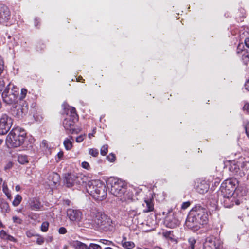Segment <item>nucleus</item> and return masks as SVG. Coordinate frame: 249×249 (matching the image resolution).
<instances>
[{
	"label": "nucleus",
	"mask_w": 249,
	"mask_h": 249,
	"mask_svg": "<svg viewBox=\"0 0 249 249\" xmlns=\"http://www.w3.org/2000/svg\"><path fill=\"white\" fill-rule=\"evenodd\" d=\"M102 222H100L99 227L105 231L111 230L112 227V221L110 217L107 215H103Z\"/></svg>",
	"instance_id": "obj_16"
},
{
	"label": "nucleus",
	"mask_w": 249,
	"mask_h": 249,
	"mask_svg": "<svg viewBox=\"0 0 249 249\" xmlns=\"http://www.w3.org/2000/svg\"><path fill=\"white\" fill-rule=\"evenodd\" d=\"M5 89H8V92L17 98L18 95L19 89L13 84H9Z\"/></svg>",
	"instance_id": "obj_23"
},
{
	"label": "nucleus",
	"mask_w": 249,
	"mask_h": 249,
	"mask_svg": "<svg viewBox=\"0 0 249 249\" xmlns=\"http://www.w3.org/2000/svg\"><path fill=\"white\" fill-rule=\"evenodd\" d=\"M103 215H106L105 213L100 212L97 213L95 214L94 221L98 226L100 225V222H102V220H103V219H102V218H103Z\"/></svg>",
	"instance_id": "obj_28"
},
{
	"label": "nucleus",
	"mask_w": 249,
	"mask_h": 249,
	"mask_svg": "<svg viewBox=\"0 0 249 249\" xmlns=\"http://www.w3.org/2000/svg\"><path fill=\"white\" fill-rule=\"evenodd\" d=\"M104 249H113L110 247H106Z\"/></svg>",
	"instance_id": "obj_64"
},
{
	"label": "nucleus",
	"mask_w": 249,
	"mask_h": 249,
	"mask_svg": "<svg viewBox=\"0 0 249 249\" xmlns=\"http://www.w3.org/2000/svg\"><path fill=\"white\" fill-rule=\"evenodd\" d=\"M190 205V203L189 201L183 202L182 204L181 208L182 209H186Z\"/></svg>",
	"instance_id": "obj_53"
},
{
	"label": "nucleus",
	"mask_w": 249,
	"mask_h": 249,
	"mask_svg": "<svg viewBox=\"0 0 249 249\" xmlns=\"http://www.w3.org/2000/svg\"><path fill=\"white\" fill-rule=\"evenodd\" d=\"M29 206L30 209L36 211L41 210L43 207L39 199L36 197H33L29 200Z\"/></svg>",
	"instance_id": "obj_15"
},
{
	"label": "nucleus",
	"mask_w": 249,
	"mask_h": 249,
	"mask_svg": "<svg viewBox=\"0 0 249 249\" xmlns=\"http://www.w3.org/2000/svg\"><path fill=\"white\" fill-rule=\"evenodd\" d=\"M11 16L9 8L4 4H0V23L7 25Z\"/></svg>",
	"instance_id": "obj_11"
},
{
	"label": "nucleus",
	"mask_w": 249,
	"mask_h": 249,
	"mask_svg": "<svg viewBox=\"0 0 249 249\" xmlns=\"http://www.w3.org/2000/svg\"><path fill=\"white\" fill-rule=\"evenodd\" d=\"M82 167L87 170H89L90 169V165L89 164L88 162L86 161H83L81 163Z\"/></svg>",
	"instance_id": "obj_45"
},
{
	"label": "nucleus",
	"mask_w": 249,
	"mask_h": 249,
	"mask_svg": "<svg viewBox=\"0 0 249 249\" xmlns=\"http://www.w3.org/2000/svg\"><path fill=\"white\" fill-rule=\"evenodd\" d=\"M229 170L233 174L239 175L240 177L245 175V173L243 171H241L239 165L236 163L235 161L231 162L230 165Z\"/></svg>",
	"instance_id": "obj_19"
},
{
	"label": "nucleus",
	"mask_w": 249,
	"mask_h": 249,
	"mask_svg": "<svg viewBox=\"0 0 249 249\" xmlns=\"http://www.w3.org/2000/svg\"><path fill=\"white\" fill-rule=\"evenodd\" d=\"M26 234L28 237L30 238L35 236V235L31 231H26Z\"/></svg>",
	"instance_id": "obj_55"
},
{
	"label": "nucleus",
	"mask_w": 249,
	"mask_h": 249,
	"mask_svg": "<svg viewBox=\"0 0 249 249\" xmlns=\"http://www.w3.org/2000/svg\"><path fill=\"white\" fill-rule=\"evenodd\" d=\"M99 242L103 244L107 245H114V243L112 241L109 240H107L105 239H100Z\"/></svg>",
	"instance_id": "obj_41"
},
{
	"label": "nucleus",
	"mask_w": 249,
	"mask_h": 249,
	"mask_svg": "<svg viewBox=\"0 0 249 249\" xmlns=\"http://www.w3.org/2000/svg\"><path fill=\"white\" fill-rule=\"evenodd\" d=\"M85 137V135L79 136L76 138V142L78 143L82 142L84 140Z\"/></svg>",
	"instance_id": "obj_49"
},
{
	"label": "nucleus",
	"mask_w": 249,
	"mask_h": 249,
	"mask_svg": "<svg viewBox=\"0 0 249 249\" xmlns=\"http://www.w3.org/2000/svg\"><path fill=\"white\" fill-rule=\"evenodd\" d=\"M193 211L196 217L201 224L203 225L207 223L208 221V214L207 210L200 206H196L191 210Z\"/></svg>",
	"instance_id": "obj_6"
},
{
	"label": "nucleus",
	"mask_w": 249,
	"mask_h": 249,
	"mask_svg": "<svg viewBox=\"0 0 249 249\" xmlns=\"http://www.w3.org/2000/svg\"><path fill=\"white\" fill-rule=\"evenodd\" d=\"M128 215L131 217H134L139 215L140 213L138 212L137 209H131L128 212Z\"/></svg>",
	"instance_id": "obj_31"
},
{
	"label": "nucleus",
	"mask_w": 249,
	"mask_h": 249,
	"mask_svg": "<svg viewBox=\"0 0 249 249\" xmlns=\"http://www.w3.org/2000/svg\"><path fill=\"white\" fill-rule=\"evenodd\" d=\"M65 181L68 187H71L74 185H80L84 183L81 176H76L73 174H68L65 176Z\"/></svg>",
	"instance_id": "obj_9"
},
{
	"label": "nucleus",
	"mask_w": 249,
	"mask_h": 249,
	"mask_svg": "<svg viewBox=\"0 0 249 249\" xmlns=\"http://www.w3.org/2000/svg\"><path fill=\"white\" fill-rule=\"evenodd\" d=\"M73 137L72 136H70V139L66 138L63 142V144L65 149L67 150H70L71 149L72 147V143L71 140H72Z\"/></svg>",
	"instance_id": "obj_27"
},
{
	"label": "nucleus",
	"mask_w": 249,
	"mask_h": 249,
	"mask_svg": "<svg viewBox=\"0 0 249 249\" xmlns=\"http://www.w3.org/2000/svg\"><path fill=\"white\" fill-rule=\"evenodd\" d=\"M13 166V163L11 161L8 162L4 166V169L6 171L11 169Z\"/></svg>",
	"instance_id": "obj_46"
},
{
	"label": "nucleus",
	"mask_w": 249,
	"mask_h": 249,
	"mask_svg": "<svg viewBox=\"0 0 249 249\" xmlns=\"http://www.w3.org/2000/svg\"><path fill=\"white\" fill-rule=\"evenodd\" d=\"M243 110L246 113L249 114V103L245 104L244 106L243 107Z\"/></svg>",
	"instance_id": "obj_50"
},
{
	"label": "nucleus",
	"mask_w": 249,
	"mask_h": 249,
	"mask_svg": "<svg viewBox=\"0 0 249 249\" xmlns=\"http://www.w3.org/2000/svg\"><path fill=\"white\" fill-rule=\"evenodd\" d=\"M72 246L75 249H87L88 245L79 241H75L72 243Z\"/></svg>",
	"instance_id": "obj_26"
},
{
	"label": "nucleus",
	"mask_w": 249,
	"mask_h": 249,
	"mask_svg": "<svg viewBox=\"0 0 249 249\" xmlns=\"http://www.w3.org/2000/svg\"><path fill=\"white\" fill-rule=\"evenodd\" d=\"M245 88L246 89L249 91V79L245 83Z\"/></svg>",
	"instance_id": "obj_57"
},
{
	"label": "nucleus",
	"mask_w": 249,
	"mask_h": 249,
	"mask_svg": "<svg viewBox=\"0 0 249 249\" xmlns=\"http://www.w3.org/2000/svg\"><path fill=\"white\" fill-rule=\"evenodd\" d=\"M86 190L89 194L97 200H103L107 196L106 185L100 180L89 181L86 186Z\"/></svg>",
	"instance_id": "obj_2"
},
{
	"label": "nucleus",
	"mask_w": 249,
	"mask_h": 249,
	"mask_svg": "<svg viewBox=\"0 0 249 249\" xmlns=\"http://www.w3.org/2000/svg\"><path fill=\"white\" fill-rule=\"evenodd\" d=\"M89 154L95 157H97L99 154L98 150L94 148L89 149Z\"/></svg>",
	"instance_id": "obj_35"
},
{
	"label": "nucleus",
	"mask_w": 249,
	"mask_h": 249,
	"mask_svg": "<svg viewBox=\"0 0 249 249\" xmlns=\"http://www.w3.org/2000/svg\"><path fill=\"white\" fill-rule=\"evenodd\" d=\"M22 197L19 195H17L13 201V205L14 206H18L21 202Z\"/></svg>",
	"instance_id": "obj_30"
},
{
	"label": "nucleus",
	"mask_w": 249,
	"mask_h": 249,
	"mask_svg": "<svg viewBox=\"0 0 249 249\" xmlns=\"http://www.w3.org/2000/svg\"><path fill=\"white\" fill-rule=\"evenodd\" d=\"M126 237H123L121 243L122 246L126 249H132L134 248V243L132 241H126Z\"/></svg>",
	"instance_id": "obj_25"
},
{
	"label": "nucleus",
	"mask_w": 249,
	"mask_h": 249,
	"mask_svg": "<svg viewBox=\"0 0 249 249\" xmlns=\"http://www.w3.org/2000/svg\"><path fill=\"white\" fill-rule=\"evenodd\" d=\"M107 186L110 188V192L122 202H127L133 198V193L128 191L125 183L122 180L111 177L107 181Z\"/></svg>",
	"instance_id": "obj_1"
},
{
	"label": "nucleus",
	"mask_w": 249,
	"mask_h": 249,
	"mask_svg": "<svg viewBox=\"0 0 249 249\" xmlns=\"http://www.w3.org/2000/svg\"><path fill=\"white\" fill-rule=\"evenodd\" d=\"M20 187L19 185H17L16 186L15 190L16 191L18 192L20 190Z\"/></svg>",
	"instance_id": "obj_61"
},
{
	"label": "nucleus",
	"mask_w": 249,
	"mask_h": 249,
	"mask_svg": "<svg viewBox=\"0 0 249 249\" xmlns=\"http://www.w3.org/2000/svg\"><path fill=\"white\" fill-rule=\"evenodd\" d=\"M3 100L6 104H11L15 102L17 99L14 96L8 92V89H5L2 93Z\"/></svg>",
	"instance_id": "obj_18"
},
{
	"label": "nucleus",
	"mask_w": 249,
	"mask_h": 249,
	"mask_svg": "<svg viewBox=\"0 0 249 249\" xmlns=\"http://www.w3.org/2000/svg\"><path fill=\"white\" fill-rule=\"evenodd\" d=\"M144 203L143 204V207L146 209L143 210L144 212L148 213L154 210V204L153 203V198L150 196L144 198Z\"/></svg>",
	"instance_id": "obj_20"
},
{
	"label": "nucleus",
	"mask_w": 249,
	"mask_h": 249,
	"mask_svg": "<svg viewBox=\"0 0 249 249\" xmlns=\"http://www.w3.org/2000/svg\"><path fill=\"white\" fill-rule=\"evenodd\" d=\"M221 245L220 240L214 236L206 238L204 243V249H219Z\"/></svg>",
	"instance_id": "obj_10"
},
{
	"label": "nucleus",
	"mask_w": 249,
	"mask_h": 249,
	"mask_svg": "<svg viewBox=\"0 0 249 249\" xmlns=\"http://www.w3.org/2000/svg\"><path fill=\"white\" fill-rule=\"evenodd\" d=\"M246 132L248 137L249 138V124L246 127Z\"/></svg>",
	"instance_id": "obj_60"
},
{
	"label": "nucleus",
	"mask_w": 249,
	"mask_h": 249,
	"mask_svg": "<svg viewBox=\"0 0 249 249\" xmlns=\"http://www.w3.org/2000/svg\"><path fill=\"white\" fill-rule=\"evenodd\" d=\"M244 53V51H242L243 59L246 62H249V53H246V54H245Z\"/></svg>",
	"instance_id": "obj_38"
},
{
	"label": "nucleus",
	"mask_w": 249,
	"mask_h": 249,
	"mask_svg": "<svg viewBox=\"0 0 249 249\" xmlns=\"http://www.w3.org/2000/svg\"><path fill=\"white\" fill-rule=\"evenodd\" d=\"M2 208H4L6 210L8 208V204L7 203H2Z\"/></svg>",
	"instance_id": "obj_59"
},
{
	"label": "nucleus",
	"mask_w": 249,
	"mask_h": 249,
	"mask_svg": "<svg viewBox=\"0 0 249 249\" xmlns=\"http://www.w3.org/2000/svg\"><path fill=\"white\" fill-rule=\"evenodd\" d=\"M88 136H89V138L90 139L91 138V137L93 136V133H89Z\"/></svg>",
	"instance_id": "obj_63"
},
{
	"label": "nucleus",
	"mask_w": 249,
	"mask_h": 249,
	"mask_svg": "<svg viewBox=\"0 0 249 249\" xmlns=\"http://www.w3.org/2000/svg\"><path fill=\"white\" fill-rule=\"evenodd\" d=\"M38 237L36 239V242L38 245H42L44 242V239L43 237L41 236L37 235Z\"/></svg>",
	"instance_id": "obj_44"
},
{
	"label": "nucleus",
	"mask_w": 249,
	"mask_h": 249,
	"mask_svg": "<svg viewBox=\"0 0 249 249\" xmlns=\"http://www.w3.org/2000/svg\"><path fill=\"white\" fill-rule=\"evenodd\" d=\"M107 158L108 160L111 162H113L115 160V155L113 154H109L107 157Z\"/></svg>",
	"instance_id": "obj_51"
},
{
	"label": "nucleus",
	"mask_w": 249,
	"mask_h": 249,
	"mask_svg": "<svg viewBox=\"0 0 249 249\" xmlns=\"http://www.w3.org/2000/svg\"><path fill=\"white\" fill-rule=\"evenodd\" d=\"M27 93V90L25 89H22L21 90V93L20 96V99L22 100L23 98H25V97L26 95V94Z\"/></svg>",
	"instance_id": "obj_42"
},
{
	"label": "nucleus",
	"mask_w": 249,
	"mask_h": 249,
	"mask_svg": "<svg viewBox=\"0 0 249 249\" xmlns=\"http://www.w3.org/2000/svg\"><path fill=\"white\" fill-rule=\"evenodd\" d=\"M108 152V145L107 144L104 145L100 149V153L103 156H105Z\"/></svg>",
	"instance_id": "obj_33"
},
{
	"label": "nucleus",
	"mask_w": 249,
	"mask_h": 249,
	"mask_svg": "<svg viewBox=\"0 0 249 249\" xmlns=\"http://www.w3.org/2000/svg\"><path fill=\"white\" fill-rule=\"evenodd\" d=\"M9 48L10 49L13 48L15 45H16L15 39L13 38L10 42H8Z\"/></svg>",
	"instance_id": "obj_48"
},
{
	"label": "nucleus",
	"mask_w": 249,
	"mask_h": 249,
	"mask_svg": "<svg viewBox=\"0 0 249 249\" xmlns=\"http://www.w3.org/2000/svg\"><path fill=\"white\" fill-rule=\"evenodd\" d=\"M245 44L246 45V46L249 48V38L248 37V38H246L245 39Z\"/></svg>",
	"instance_id": "obj_58"
},
{
	"label": "nucleus",
	"mask_w": 249,
	"mask_h": 249,
	"mask_svg": "<svg viewBox=\"0 0 249 249\" xmlns=\"http://www.w3.org/2000/svg\"><path fill=\"white\" fill-rule=\"evenodd\" d=\"M236 179L230 178L222 183L220 189L223 196H232L236 188Z\"/></svg>",
	"instance_id": "obj_5"
},
{
	"label": "nucleus",
	"mask_w": 249,
	"mask_h": 249,
	"mask_svg": "<svg viewBox=\"0 0 249 249\" xmlns=\"http://www.w3.org/2000/svg\"><path fill=\"white\" fill-rule=\"evenodd\" d=\"M87 249H102V247L98 244L90 243L88 246Z\"/></svg>",
	"instance_id": "obj_34"
},
{
	"label": "nucleus",
	"mask_w": 249,
	"mask_h": 249,
	"mask_svg": "<svg viewBox=\"0 0 249 249\" xmlns=\"http://www.w3.org/2000/svg\"><path fill=\"white\" fill-rule=\"evenodd\" d=\"M59 175L54 172L51 174L48 177V179L50 182L51 185H56L59 182Z\"/></svg>",
	"instance_id": "obj_22"
},
{
	"label": "nucleus",
	"mask_w": 249,
	"mask_h": 249,
	"mask_svg": "<svg viewBox=\"0 0 249 249\" xmlns=\"http://www.w3.org/2000/svg\"><path fill=\"white\" fill-rule=\"evenodd\" d=\"M67 229L64 227H61L59 229L58 232L60 234H64L67 233Z\"/></svg>",
	"instance_id": "obj_52"
},
{
	"label": "nucleus",
	"mask_w": 249,
	"mask_h": 249,
	"mask_svg": "<svg viewBox=\"0 0 249 249\" xmlns=\"http://www.w3.org/2000/svg\"><path fill=\"white\" fill-rule=\"evenodd\" d=\"M3 191L5 195L8 197L9 195V189L5 182H4L3 184Z\"/></svg>",
	"instance_id": "obj_40"
},
{
	"label": "nucleus",
	"mask_w": 249,
	"mask_h": 249,
	"mask_svg": "<svg viewBox=\"0 0 249 249\" xmlns=\"http://www.w3.org/2000/svg\"><path fill=\"white\" fill-rule=\"evenodd\" d=\"M13 124L12 119L6 114L2 115L0 118V134H6Z\"/></svg>",
	"instance_id": "obj_8"
},
{
	"label": "nucleus",
	"mask_w": 249,
	"mask_h": 249,
	"mask_svg": "<svg viewBox=\"0 0 249 249\" xmlns=\"http://www.w3.org/2000/svg\"><path fill=\"white\" fill-rule=\"evenodd\" d=\"M189 248L190 249H194V245L196 243V241L195 239L191 238L189 239Z\"/></svg>",
	"instance_id": "obj_37"
},
{
	"label": "nucleus",
	"mask_w": 249,
	"mask_h": 249,
	"mask_svg": "<svg viewBox=\"0 0 249 249\" xmlns=\"http://www.w3.org/2000/svg\"><path fill=\"white\" fill-rule=\"evenodd\" d=\"M18 162L21 164H25L28 163V157L26 155H19L18 157Z\"/></svg>",
	"instance_id": "obj_29"
},
{
	"label": "nucleus",
	"mask_w": 249,
	"mask_h": 249,
	"mask_svg": "<svg viewBox=\"0 0 249 249\" xmlns=\"http://www.w3.org/2000/svg\"><path fill=\"white\" fill-rule=\"evenodd\" d=\"M49 223L47 221L43 222L41 225V230L43 232H46L48 230Z\"/></svg>",
	"instance_id": "obj_32"
},
{
	"label": "nucleus",
	"mask_w": 249,
	"mask_h": 249,
	"mask_svg": "<svg viewBox=\"0 0 249 249\" xmlns=\"http://www.w3.org/2000/svg\"><path fill=\"white\" fill-rule=\"evenodd\" d=\"M67 216L71 221L77 223H79L82 219L81 212L77 209L71 208L67 209Z\"/></svg>",
	"instance_id": "obj_12"
},
{
	"label": "nucleus",
	"mask_w": 249,
	"mask_h": 249,
	"mask_svg": "<svg viewBox=\"0 0 249 249\" xmlns=\"http://www.w3.org/2000/svg\"><path fill=\"white\" fill-rule=\"evenodd\" d=\"M28 108L27 106H16L12 110V113L18 118H22L27 112Z\"/></svg>",
	"instance_id": "obj_13"
},
{
	"label": "nucleus",
	"mask_w": 249,
	"mask_h": 249,
	"mask_svg": "<svg viewBox=\"0 0 249 249\" xmlns=\"http://www.w3.org/2000/svg\"><path fill=\"white\" fill-rule=\"evenodd\" d=\"M41 146L44 148H47L48 147L47 142L45 140L43 141L41 144Z\"/></svg>",
	"instance_id": "obj_56"
},
{
	"label": "nucleus",
	"mask_w": 249,
	"mask_h": 249,
	"mask_svg": "<svg viewBox=\"0 0 249 249\" xmlns=\"http://www.w3.org/2000/svg\"><path fill=\"white\" fill-rule=\"evenodd\" d=\"M26 136L25 131L19 127L14 128L7 135L6 142L10 146L18 147L22 144Z\"/></svg>",
	"instance_id": "obj_3"
},
{
	"label": "nucleus",
	"mask_w": 249,
	"mask_h": 249,
	"mask_svg": "<svg viewBox=\"0 0 249 249\" xmlns=\"http://www.w3.org/2000/svg\"><path fill=\"white\" fill-rule=\"evenodd\" d=\"M63 157V152L61 151L60 152H59L56 156V158H55V160L57 162H59L62 159Z\"/></svg>",
	"instance_id": "obj_36"
},
{
	"label": "nucleus",
	"mask_w": 249,
	"mask_h": 249,
	"mask_svg": "<svg viewBox=\"0 0 249 249\" xmlns=\"http://www.w3.org/2000/svg\"><path fill=\"white\" fill-rule=\"evenodd\" d=\"M185 226L188 229L195 231L200 229L202 225L197 220L193 211H191L187 217Z\"/></svg>",
	"instance_id": "obj_7"
},
{
	"label": "nucleus",
	"mask_w": 249,
	"mask_h": 249,
	"mask_svg": "<svg viewBox=\"0 0 249 249\" xmlns=\"http://www.w3.org/2000/svg\"><path fill=\"white\" fill-rule=\"evenodd\" d=\"M164 224L167 227L174 228L179 225V222L173 216H167L164 220Z\"/></svg>",
	"instance_id": "obj_17"
},
{
	"label": "nucleus",
	"mask_w": 249,
	"mask_h": 249,
	"mask_svg": "<svg viewBox=\"0 0 249 249\" xmlns=\"http://www.w3.org/2000/svg\"><path fill=\"white\" fill-rule=\"evenodd\" d=\"M223 204L226 208L232 207L234 203L238 205L240 204V201L233 196H223Z\"/></svg>",
	"instance_id": "obj_14"
},
{
	"label": "nucleus",
	"mask_w": 249,
	"mask_h": 249,
	"mask_svg": "<svg viewBox=\"0 0 249 249\" xmlns=\"http://www.w3.org/2000/svg\"><path fill=\"white\" fill-rule=\"evenodd\" d=\"M170 233V231H167V232H164L163 234L165 236L167 237L169 235Z\"/></svg>",
	"instance_id": "obj_62"
},
{
	"label": "nucleus",
	"mask_w": 249,
	"mask_h": 249,
	"mask_svg": "<svg viewBox=\"0 0 249 249\" xmlns=\"http://www.w3.org/2000/svg\"><path fill=\"white\" fill-rule=\"evenodd\" d=\"M5 86V82L3 78H0V93L2 91Z\"/></svg>",
	"instance_id": "obj_47"
},
{
	"label": "nucleus",
	"mask_w": 249,
	"mask_h": 249,
	"mask_svg": "<svg viewBox=\"0 0 249 249\" xmlns=\"http://www.w3.org/2000/svg\"><path fill=\"white\" fill-rule=\"evenodd\" d=\"M78 118L75 108L71 107L70 109V114L67 113V117L63 122V126L67 133L73 134H78L80 132V129L74 128V124L78 120Z\"/></svg>",
	"instance_id": "obj_4"
},
{
	"label": "nucleus",
	"mask_w": 249,
	"mask_h": 249,
	"mask_svg": "<svg viewBox=\"0 0 249 249\" xmlns=\"http://www.w3.org/2000/svg\"><path fill=\"white\" fill-rule=\"evenodd\" d=\"M239 167L240 166L241 171H243L244 172V168L245 166L246 165V163H245L244 162L242 163H239Z\"/></svg>",
	"instance_id": "obj_54"
},
{
	"label": "nucleus",
	"mask_w": 249,
	"mask_h": 249,
	"mask_svg": "<svg viewBox=\"0 0 249 249\" xmlns=\"http://www.w3.org/2000/svg\"><path fill=\"white\" fill-rule=\"evenodd\" d=\"M209 188L208 184L203 181L198 184L196 187L197 191L200 194H204L207 192Z\"/></svg>",
	"instance_id": "obj_21"
},
{
	"label": "nucleus",
	"mask_w": 249,
	"mask_h": 249,
	"mask_svg": "<svg viewBox=\"0 0 249 249\" xmlns=\"http://www.w3.org/2000/svg\"><path fill=\"white\" fill-rule=\"evenodd\" d=\"M12 219H13V222L15 223H16V224H21V223L22 222V220L21 219H20L19 217L16 216H13Z\"/></svg>",
	"instance_id": "obj_39"
},
{
	"label": "nucleus",
	"mask_w": 249,
	"mask_h": 249,
	"mask_svg": "<svg viewBox=\"0 0 249 249\" xmlns=\"http://www.w3.org/2000/svg\"><path fill=\"white\" fill-rule=\"evenodd\" d=\"M0 237L5 240L10 241L14 242L17 241L16 239L12 236L8 234L6 232L3 230H1L0 231Z\"/></svg>",
	"instance_id": "obj_24"
},
{
	"label": "nucleus",
	"mask_w": 249,
	"mask_h": 249,
	"mask_svg": "<svg viewBox=\"0 0 249 249\" xmlns=\"http://www.w3.org/2000/svg\"><path fill=\"white\" fill-rule=\"evenodd\" d=\"M4 61L2 58L0 56V75L2 73L4 70Z\"/></svg>",
	"instance_id": "obj_43"
}]
</instances>
